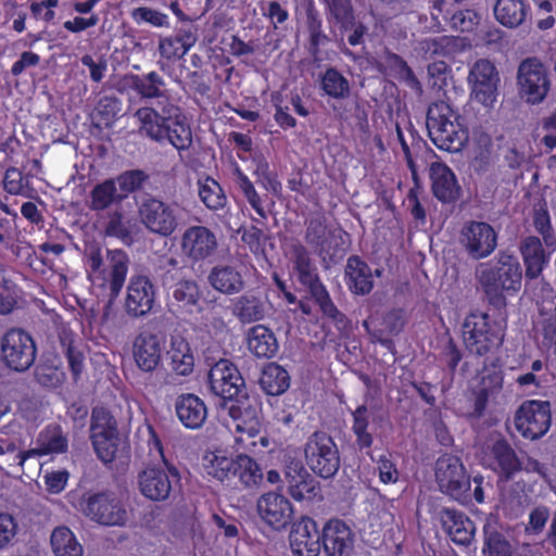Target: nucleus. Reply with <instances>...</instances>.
Wrapping results in <instances>:
<instances>
[{"label":"nucleus","mask_w":556,"mask_h":556,"mask_svg":"<svg viewBox=\"0 0 556 556\" xmlns=\"http://www.w3.org/2000/svg\"><path fill=\"white\" fill-rule=\"evenodd\" d=\"M492 165V143L490 139H486L484 142L481 140L478 141L473 148L472 157L469 162L470 168L477 175H484L491 170Z\"/></svg>","instance_id":"59"},{"label":"nucleus","mask_w":556,"mask_h":556,"mask_svg":"<svg viewBox=\"0 0 556 556\" xmlns=\"http://www.w3.org/2000/svg\"><path fill=\"white\" fill-rule=\"evenodd\" d=\"M176 416L181 425L191 430L200 429L207 418L204 401L193 393H182L175 402Z\"/></svg>","instance_id":"27"},{"label":"nucleus","mask_w":556,"mask_h":556,"mask_svg":"<svg viewBox=\"0 0 556 556\" xmlns=\"http://www.w3.org/2000/svg\"><path fill=\"white\" fill-rule=\"evenodd\" d=\"M248 350L257 358H273L279 350L274 331L262 324L252 326L247 332Z\"/></svg>","instance_id":"33"},{"label":"nucleus","mask_w":556,"mask_h":556,"mask_svg":"<svg viewBox=\"0 0 556 556\" xmlns=\"http://www.w3.org/2000/svg\"><path fill=\"white\" fill-rule=\"evenodd\" d=\"M51 547L55 556H83L81 544L68 527L55 528L50 538Z\"/></svg>","instance_id":"44"},{"label":"nucleus","mask_w":556,"mask_h":556,"mask_svg":"<svg viewBox=\"0 0 556 556\" xmlns=\"http://www.w3.org/2000/svg\"><path fill=\"white\" fill-rule=\"evenodd\" d=\"M129 87L142 99H156V108H139L134 116L138 121L141 136L160 144L168 143L175 148L181 161L185 152L193 142L191 125L182 109L165 96L166 83L156 72L131 74Z\"/></svg>","instance_id":"1"},{"label":"nucleus","mask_w":556,"mask_h":556,"mask_svg":"<svg viewBox=\"0 0 556 556\" xmlns=\"http://www.w3.org/2000/svg\"><path fill=\"white\" fill-rule=\"evenodd\" d=\"M289 542L293 556H319L321 530L313 518L303 516L292 525Z\"/></svg>","instance_id":"21"},{"label":"nucleus","mask_w":556,"mask_h":556,"mask_svg":"<svg viewBox=\"0 0 556 556\" xmlns=\"http://www.w3.org/2000/svg\"><path fill=\"white\" fill-rule=\"evenodd\" d=\"M514 425L519 435L527 441L543 438L552 426V406L549 401L527 400L517 408Z\"/></svg>","instance_id":"9"},{"label":"nucleus","mask_w":556,"mask_h":556,"mask_svg":"<svg viewBox=\"0 0 556 556\" xmlns=\"http://www.w3.org/2000/svg\"><path fill=\"white\" fill-rule=\"evenodd\" d=\"M104 232L108 237L117 238L125 244H130L132 242L129 222L126 220L119 212H115L110 216L105 225Z\"/></svg>","instance_id":"63"},{"label":"nucleus","mask_w":556,"mask_h":556,"mask_svg":"<svg viewBox=\"0 0 556 556\" xmlns=\"http://www.w3.org/2000/svg\"><path fill=\"white\" fill-rule=\"evenodd\" d=\"M520 255L525 264L526 279L532 280L541 276L544 268L548 265L551 255L555 251H549L543 245L542 240L536 236H527L520 242Z\"/></svg>","instance_id":"26"},{"label":"nucleus","mask_w":556,"mask_h":556,"mask_svg":"<svg viewBox=\"0 0 556 556\" xmlns=\"http://www.w3.org/2000/svg\"><path fill=\"white\" fill-rule=\"evenodd\" d=\"M476 275L488 303L498 309L507 305L506 296L519 292L522 282V268L519 260L506 252L477 266Z\"/></svg>","instance_id":"3"},{"label":"nucleus","mask_w":556,"mask_h":556,"mask_svg":"<svg viewBox=\"0 0 556 556\" xmlns=\"http://www.w3.org/2000/svg\"><path fill=\"white\" fill-rule=\"evenodd\" d=\"M520 91L528 102L540 103L549 90V80L544 64L536 58L525 59L518 67Z\"/></svg>","instance_id":"18"},{"label":"nucleus","mask_w":556,"mask_h":556,"mask_svg":"<svg viewBox=\"0 0 556 556\" xmlns=\"http://www.w3.org/2000/svg\"><path fill=\"white\" fill-rule=\"evenodd\" d=\"M173 287L172 295L179 307L190 308L199 303L201 291L193 279H181Z\"/></svg>","instance_id":"56"},{"label":"nucleus","mask_w":556,"mask_h":556,"mask_svg":"<svg viewBox=\"0 0 556 556\" xmlns=\"http://www.w3.org/2000/svg\"><path fill=\"white\" fill-rule=\"evenodd\" d=\"M312 293L321 313L330 319L338 329L348 328L350 325L349 318L338 309L325 286H320Z\"/></svg>","instance_id":"53"},{"label":"nucleus","mask_w":556,"mask_h":556,"mask_svg":"<svg viewBox=\"0 0 556 556\" xmlns=\"http://www.w3.org/2000/svg\"><path fill=\"white\" fill-rule=\"evenodd\" d=\"M90 440L101 462L108 464L114 460L118 445L117 422L114 416L103 407L92 409Z\"/></svg>","instance_id":"11"},{"label":"nucleus","mask_w":556,"mask_h":556,"mask_svg":"<svg viewBox=\"0 0 556 556\" xmlns=\"http://www.w3.org/2000/svg\"><path fill=\"white\" fill-rule=\"evenodd\" d=\"M488 458L489 467L497 476L500 482L513 480L523 469V460L503 437L492 443Z\"/></svg>","instance_id":"19"},{"label":"nucleus","mask_w":556,"mask_h":556,"mask_svg":"<svg viewBox=\"0 0 556 556\" xmlns=\"http://www.w3.org/2000/svg\"><path fill=\"white\" fill-rule=\"evenodd\" d=\"M216 235L205 226L188 227L180 239L182 255L192 264L203 263L212 258L217 251Z\"/></svg>","instance_id":"16"},{"label":"nucleus","mask_w":556,"mask_h":556,"mask_svg":"<svg viewBox=\"0 0 556 556\" xmlns=\"http://www.w3.org/2000/svg\"><path fill=\"white\" fill-rule=\"evenodd\" d=\"M260 517L273 529H285L292 519L293 507L290 501L276 492L263 494L257 501Z\"/></svg>","instance_id":"24"},{"label":"nucleus","mask_w":556,"mask_h":556,"mask_svg":"<svg viewBox=\"0 0 556 556\" xmlns=\"http://www.w3.org/2000/svg\"><path fill=\"white\" fill-rule=\"evenodd\" d=\"M197 36L191 29L180 28L175 35L159 40V52L168 61L184 58L195 45Z\"/></svg>","instance_id":"35"},{"label":"nucleus","mask_w":556,"mask_h":556,"mask_svg":"<svg viewBox=\"0 0 556 556\" xmlns=\"http://www.w3.org/2000/svg\"><path fill=\"white\" fill-rule=\"evenodd\" d=\"M210 390L225 402L231 424L228 428L236 433L254 438L260 432L255 409L243 407L240 399L245 396V381L238 367L227 358H220L211 366L207 375Z\"/></svg>","instance_id":"2"},{"label":"nucleus","mask_w":556,"mask_h":556,"mask_svg":"<svg viewBox=\"0 0 556 556\" xmlns=\"http://www.w3.org/2000/svg\"><path fill=\"white\" fill-rule=\"evenodd\" d=\"M426 126L430 140L442 151L459 152L469 138L463 117L445 101H435L428 106Z\"/></svg>","instance_id":"4"},{"label":"nucleus","mask_w":556,"mask_h":556,"mask_svg":"<svg viewBox=\"0 0 556 556\" xmlns=\"http://www.w3.org/2000/svg\"><path fill=\"white\" fill-rule=\"evenodd\" d=\"M35 378L40 386L48 389H55L62 384L64 371L58 366L42 363L36 367Z\"/></svg>","instance_id":"64"},{"label":"nucleus","mask_w":556,"mask_h":556,"mask_svg":"<svg viewBox=\"0 0 556 556\" xmlns=\"http://www.w3.org/2000/svg\"><path fill=\"white\" fill-rule=\"evenodd\" d=\"M36 444L45 456L67 452L68 440L60 425H48L38 434Z\"/></svg>","instance_id":"43"},{"label":"nucleus","mask_w":556,"mask_h":556,"mask_svg":"<svg viewBox=\"0 0 556 556\" xmlns=\"http://www.w3.org/2000/svg\"><path fill=\"white\" fill-rule=\"evenodd\" d=\"M80 508L86 517L102 526L121 527L128 519L124 503L111 491L85 494Z\"/></svg>","instance_id":"10"},{"label":"nucleus","mask_w":556,"mask_h":556,"mask_svg":"<svg viewBox=\"0 0 556 556\" xmlns=\"http://www.w3.org/2000/svg\"><path fill=\"white\" fill-rule=\"evenodd\" d=\"M309 469L324 479L332 478L340 468V454L332 437L324 431L312 433L304 445Z\"/></svg>","instance_id":"7"},{"label":"nucleus","mask_w":556,"mask_h":556,"mask_svg":"<svg viewBox=\"0 0 556 556\" xmlns=\"http://www.w3.org/2000/svg\"><path fill=\"white\" fill-rule=\"evenodd\" d=\"M140 222L152 233L170 237L178 227V213L175 205L153 195H148L138 207Z\"/></svg>","instance_id":"12"},{"label":"nucleus","mask_w":556,"mask_h":556,"mask_svg":"<svg viewBox=\"0 0 556 556\" xmlns=\"http://www.w3.org/2000/svg\"><path fill=\"white\" fill-rule=\"evenodd\" d=\"M330 16L336 21L342 30L352 28L355 17L351 0H327Z\"/></svg>","instance_id":"58"},{"label":"nucleus","mask_w":556,"mask_h":556,"mask_svg":"<svg viewBox=\"0 0 556 556\" xmlns=\"http://www.w3.org/2000/svg\"><path fill=\"white\" fill-rule=\"evenodd\" d=\"M533 295L541 315L556 316V291L548 282L540 281Z\"/></svg>","instance_id":"61"},{"label":"nucleus","mask_w":556,"mask_h":556,"mask_svg":"<svg viewBox=\"0 0 556 556\" xmlns=\"http://www.w3.org/2000/svg\"><path fill=\"white\" fill-rule=\"evenodd\" d=\"M443 18L453 30L460 33H471L480 24L481 16L477 11L472 9H465L457 10L450 16L446 14L443 16Z\"/></svg>","instance_id":"57"},{"label":"nucleus","mask_w":556,"mask_h":556,"mask_svg":"<svg viewBox=\"0 0 556 556\" xmlns=\"http://www.w3.org/2000/svg\"><path fill=\"white\" fill-rule=\"evenodd\" d=\"M321 546L326 556H352L354 533L341 519H329L321 529Z\"/></svg>","instance_id":"22"},{"label":"nucleus","mask_w":556,"mask_h":556,"mask_svg":"<svg viewBox=\"0 0 556 556\" xmlns=\"http://www.w3.org/2000/svg\"><path fill=\"white\" fill-rule=\"evenodd\" d=\"M500 80L495 65L486 59H479L468 75L471 99L485 108H492L496 102Z\"/></svg>","instance_id":"14"},{"label":"nucleus","mask_w":556,"mask_h":556,"mask_svg":"<svg viewBox=\"0 0 556 556\" xmlns=\"http://www.w3.org/2000/svg\"><path fill=\"white\" fill-rule=\"evenodd\" d=\"M179 472L174 466H167L166 468L148 467L138 476L141 494L153 502L167 500L174 484L179 483Z\"/></svg>","instance_id":"15"},{"label":"nucleus","mask_w":556,"mask_h":556,"mask_svg":"<svg viewBox=\"0 0 556 556\" xmlns=\"http://www.w3.org/2000/svg\"><path fill=\"white\" fill-rule=\"evenodd\" d=\"M115 179V186L118 185L119 194H125V199L138 190L149 179V175L142 169H129L119 174Z\"/></svg>","instance_id":"60"},{"label":"nucleus","mask_w":556,"mask_h":556,"mask_svg":"<svg viewBox=\"0 0 556 556\" xmlns=\"http://www.w3.org/2000/svg\"><path fill=\"white\" fill-rule=\"evenodd\" d=\"M170 366L179 376H188L193 371L194 357L189 343L184 338H173L170 342Z\"/></svg>","instance_id":"45"},{"label":"nucleus","mask_w":556,"mask_h":556,"mask_svg":"<svg viewBox=\"0 0 556 556\" xmlns=\"http://www.w3.org/2000/svg\"><path fill=\"white\" fill-rule=\"evenodd\" d=\"M165 341L156 333L143 331L132 343V356L137 367L144 372L154 371L162 362Z\"/></svg>","instance_id":"23"},{"label":"nucleus","mask_w":556,"mask_h":556,"mask_svg":"<svg viewBox=\"0 0 556 556\" xmlns=\"http://www.w3.org/2000/svg\"><path fill=\"white\" fill-rule=\"evenodd\" d=\"M505 326L488 313H469L463 324V341L470 354L485 356L503 344Z\"/></svg>","instance_id":"5"},{"label":"nucleus","mask_w":556,"mask_h":556,"mask_svg":"<svg viewBox=\"0 0 556 556\" xmlns=\"http://www.w3.org/2000/svg\"><path fill=\"white\" fill-rule=\"evenodd\" d=\"M125 200V194H119L114 178H106L97 182L89 192L87 205L93 212H103L113 205H118Z\"/></svg>","instance_id":"36"},{"label":"nucleus","mask_w":556,"mask_h":556,"mask_svg":"<svg viewBox=\"0 0 556 556\" xmlns=\"http://www.w3.org/2000/svg\"><path fill=\"white\" fill-rule=\"evenodd\" d=\"M494 16L501 25L517 28L531 16V8L527 0H496Z\"/></svg>","instance_id":"34"},{"label":"nucleus","mask_w":556,"mask_h":556,"mask_svg":"<svg viewBox=\"0 0 556 556\" xmlns=\"http://www.w3.org/2000/svg\"><path fill=\"white\" fill-rule=\"evenodd\" d=\"M1 359L11 370L24 372L35 363L37 345L33 336L23 328L8 329L0 341Z\"/></svg>","instance_id":"6"},{"label":"nucleus","mask_w":556,"mask_h":556,"mask_svg":"<svg viewBox=\"0 0 556 556\" xmlns=\"http://www.w3.org/2000/svg\"><path fill=\"white\" fill-rule=\"evenodd\" d=\"M504 383V375L500 366L492 363L490 366L484 365L480 372L478 389H484L489 394L495 396L502 389Z\"/></svg>","instance_id":"62"},{"label":"nucleus","mask_w":556,"mask_h":556,"mask_svg":"<svg viewBox=\"0 0 556 556\" xmlns=\"http://www.w3.org/2000/svg\"><path fill=\"white\" fill-rule=\"evenodd\" d=\"M184 268L180 266L179 261L170 255H161L154 267L153 277L164 288H172L179 280L182 279Z\"/></svg>","instance_id":"47"},{"label":"nucleus","mask_w":556,"mask_h":556,"mask_svg":"<svg viewBox=\"0 0 556 556\" xmlns=\"http://www.w3.org/2000/svg\"><path fill=\"white\" fill-rule=\"evenodd\" d=\"M460 243L473 260L490 256L497 245V233L485 222H467L460 231Z\"/></svg>","instance_id":"17"},{"label":"nucleus","mask_w":556,"mask_h":556,"mask_svg":"<svg viewBox=\"0 0 556 556\" xmlns=\"http://www.w3.org/2000/svg\"><path fill=\"white\" fill-rule=\"evenodd\" d=\"M212 288L224 294H237L244 288L241 273L231 265L214 266L208 274Z\"/></svg>","instance_id":"37"},{"label":"nucleus","mask_w":556,"mask_h":556,"mask_svg":"<svg viewBox=\"0 0 556 556\" xmlns=\"http://www.w3.org/2000/svg\"><path fill=\"white\" fill-rule=\"evenodd\" d=\"M406 323L407 317L403 308L390 309L382 317L381 328L371 332L374 341L388 350H392L394 348L392 337L402 332Z\"/></svg>","instance_id":"38"},{"label":"nucleus","mask_w":556,"mask_h":556,"mask_svg":"<svg viewBox=\"0 0 556 556\" xmlns=\"http://www.w3.org/2000/svg\"><path fill=\"white\" fill-rule=\"evenodd\" d=\"M533 227L542 237V240L549 251L556 250V232L552 225L551 215L546 203L533 210Z\"/></svg>","instance_id":"51"},{"label":"nucleus","mask_w":556,"mask_h":556,"mask_svg":"<svg viewBox=\"0 0 556 556\" xmlns=\"http://www.w3.org/2000/svg\"><path fill=\"white\" fill-rule=\"evenodd\" d=\"M500 503L506 517L518 518L523 513L525 506L528 504V495L525 491V485L515 483L508 489L502 490Z\"/></svg>","instance_id":"48"},{"label":"nucleus","mask_w":556,"mask_h":556,"mask_svg":"<svg viewBox=\"0 0 556 556\" xmlns=\"http://www.w3.org/2000/svg\"><path fill=\"white\" fill-rule=\"evenodd\" d=\"M199 197L211 211L223 208L227 203L226 194L217 180L206 177L199 181Z\"/></svg>","instance_id":"52"},{"label":"nucleus","mask_w":556,"mask_h":556,"mask_svg":"<svg viewBox=\"0 0 556 556\" xmlns=\"http://www.w3.org/2000/svg\"><path fill=\"white\" fill-rule=\"evenodd\" d=\"M263 480L260 465L249 455L240 454L233 460L230 481L227 486L231 489H245L258 485Z\"/></svg>","instance_id":"31"},{"label":"nucleus","mask_w":556,"mask_h":556,"mask_svg":"<svg viewBox=\"0 0 556 556\" xmlns=\"http://www.w3.org/2000/svg\"><path fill=\"white\" fill-rule=\"evenodd\" d=\"M285 478L288 493L298 502L313 500L319 491L318 482L301 462H290L286 467Z\"/></svg>","instance_id":"25"},{"label":"nucleus","mask_w":556,"mask_h":556,"mask_svg":"<svg viewBox=\"0 0 556 556\" xmlns=\"http://www.w3.org/2000/svg\"><path fill=\"white\" fill-rule=\"evenodd\" d=\"M268 304L261 296L247 292L231 302L232 315L243 325L265 319Z\"/></svg>","instance_id":"32"},{"label":"nucleus","mask_w":556,"mask_h":556,"mask_svg":"<svg viewBox=\"0 0 556 556\" xmlns=\"http://www.w3.org/2000/svg\"><path fill=\"white\" fill-rule=\"evenodd\" d=\"M433 195L442 203H454L460 197V186L454 172L443 163H433L430 168Z\"/></svg>","instance_id":"29"},{"label":"nucleus","mask_w":556,"mask_h":556,"mask_svg":"<svg viewBox=\"0 0 556 556\" xmlns=\"http://www.w3.org/2000/svg\"><path fill=\"white\" fill-rule=\"evenodd\" d=\"M233 175L236 186L242 192L243 197L249 202L251 207L256 212L258 216H261L262 218H266V212L263 207V201L260 194L257 193L254 184L237 164L233 169Z\"/></svg>","instance_id":"54"},{"label":"nucleus","mask_w":556,"mask_h":556,"mask_svg":"<svg viewBox=\"0 0 556 556\" xmlns=\"http://www.w3.org/2000/svg\"><path fill=\"white\" fill-rule=\"evenodd\" d=\"M344 237L346 231L340 230L338 235L330 231L324 213L312 215L306 223L305 241L324 260L337 262L345 254Z\"/></svg>","instance_id":"8"},{"label":"nucleus","mask_w":556,"mask_h":556,"mask_svg":"<svg viewBox=\"0 0 556 556\" xmlns=\"http://www.w3.org/2000/svg\"><path fill=\"white\" fill-rule=\"evenodd\" d=\"M110 254V274L109 290L110 296L115 299L121 293L128 273L129 258L123 250L109 251Z\"/></svg>","instance_id":"40"},{"label":"nucleus","mask_w":556,"mask_h":556,"mask_svg":"<svg viewBox=\"0 0 556 556\" xmlns=\"http://www.w3.org/2000/svg\"><path fill=\"white\" fill-rule=\"evenodd\" d=\"M368 427L369 409L365 404H362L352 412V431L359 450L369 448L374 443V437L368 432Z\"/></svg>","instance_id":"50"},{"label":"nucleus","mask_w":556,"mask_h":556,"mask_svg":"<svg viewBox=\"0 0 556 556\" xmlns=\"http://www.w3.org/2000/svg\"><path fill=\"white\" fill-rule=\"evenodd\" d=\"M155 288L143 275H132L129 279L124 308L128 316L139 318L148 315L155 302Z\"/></svg>","instance_id":"20"},{"label":"nucleus","mask_w":556,"mask_h":556,"mask_svg":"<svg viewBox=\"0 0 556 556\" xmlns=\"http://www.w3.org/2000/svg\"><path fill=\"white\" fill-rule=\"evenodd\" d=\"M260 383L268 395H280L289 389L290 376L282 366L270 363L264 367Z\"/></svg>","instance_id":"41"},{"label":"nucleus","mask_w":556,"mask_h":556,"mask_svg":"<svg viewBox=\"0 0 556 556\" xmlns=\"http://www.w3.org/2000/svg\"><path fill=\"white\" fill-rule=\"evenodd\" d=\"M293 268L300 283L309 288L312 292L324 286L319 280L308 251L301 244L293 248Z\"/></svg>","instance_id":"39"},{"label":"nucleus","mask_w":556,"mask_h":556,"mask_svg":"<svg viewBox=\"0 0 556 556\" xmlns=\"http://www.w3.org/2000/svg\"><path fill=\"white\" fill-rule=\"evenodd\" d=\"M344 281L350 292L355 295H367L374 289L372 270L358 255H351L348 258Z\"/></svg>","instance_id":"28"},{"label":"nucleus","mask_w":556,"mask_h":556,"mask_svg":"<svg viewBox=\"0 0 556 556\" xmlns=\"http://www.w3.org/2000/svg\"><path fill=\"white\" fill-rule=\"evenodd\" d=\"M483 554L485 556H513V547L506 536L492 528L485 526Z\"/></svg>","instance_id":"55"},{"label":"nucleus","mask_w":556,"mask_h":556,"mask_svg":"<svg viewBox=\"0 0 556 556\" xmlns=\"http://www.w3.org/2000/svg\"><path fill=\"white\" fill-rule=\"evenodd\" d=\"M321 90L330 98L343 100L351 93L349 80L334 67L325 71L320 78Z\"/></svg>","instance_id":"49"},{"label":"nucleus","mask_w":556,"mask_h":556,"mask_svg":"<svg viewBox=\"0 0 556 556\" xmlns=\"http://www.w3.org/2000/svg\"><path fill=\"white\" fill-rule=\"evenodd\" d=\"M60 344L67 359L73 380L76 382L80 379L85 368L84 351L72 331L63 332L60 336Z\"/></svg>","instance_id":"42"},{"label":"nucleus","mask_w":556,"mask_h":556,"mask_svg":"<svg viewBox=\"0 0 556 556\" xmlns=\"http://www.w3.org/2000/svg\"><path fill=\"white\" fill-rule=\"evenodd\" d=\"M435 479L440 489L455 498L466 497L470 490V477L458 456L443 454L437 460Z\"/></svg>","instance_id":"13"},{"label":"nucleus","mask_w":556,"mask_h":556,"mask_svg":"<svg viewBox=\"0 0 556 556\" xmlns=\"http://www.w3.org/2000/svg\"><path fill=\"white\" fill-rule=\"evenodd\" d=\"M441 522L455 544L466 546L473 540L476 528L465 513L454 508H444L441 511Z\"/></svg>","instance_id":"30"},{"label":"nucleus","mask_w":556,"mask_h":556,"mask_svg":"<svg viewBox=\"0 0 556 556\" xmlns=\"http://www.w3.org/2000/svg\"><path fill=\"white\" fill-rule=\"evenodd\" d=\"M233 460L235 458L227 457L224 451H208L203 457V467L208 476L227 485L230 481Z\"/></svg>","instance_id":"46"}]
</instances>
